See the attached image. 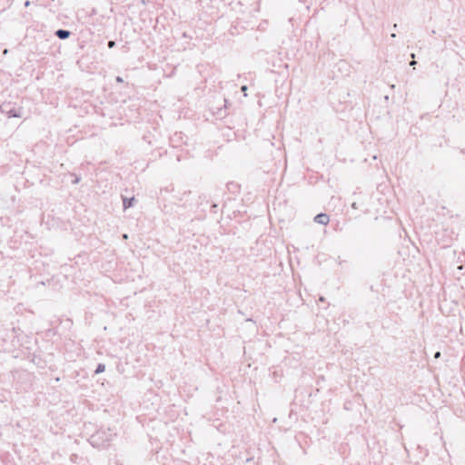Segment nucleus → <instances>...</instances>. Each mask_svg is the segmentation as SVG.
Masks as SVG:
<instances>
[{
    "label": "nucleus",
    "mask_w": 465,
    "mask_h": 465,
    "mask_svg": "<svg viewBox=\"0 0 465 465\" xmlns=\"http://www.w3.org/2000/svg\"><path fill=\"white\" fill-rule=\"evenodd\" d=\"M115 434L112 431V430L108 429V430H98L94 434L91 436L90 442L93 446L95 447H104L108 444L113 436Z\"/></svg>",
    "instance_id": "1"
},
{
    "label": "nucleus",
    "mask_w": 465,
    "mask_h": 465,
    "mask_svg": "<svg viewBox=\"0 0 465 465\" xmlns=\"http://www.w3.org/2000/svg\"><path fill=\"white\" fill-rule=\"evenodd\" d=\"M0 112L4 114H5L7 117H17L20 118L23 116V108L22 107H15L12 104V103H3L0 105Z\"/></svg>",
    "instance_id": "2"
},
{
    "label": "nucleus",
    "mask_w": 465,
    "mask_h": 465,
    "mask_svg": "<svg viewBox=\"0 0 465 465\" xmlns=\"http://www.w3.org/2000/svg\"><path fill=\"white\" fill-rule=\"evenodd\" d=\"M314 222L319 224L326 225L330 222V217L326 213H319L314 217Z\"/></svg>",
    "instance_id": "3"
},
{
    "label": "nucleus",
    "mask_w": 465,
    "mask_h": 465,
    "mask_svg": "<svg viewBox=\"0 0 465 465\" xmlns=\"http://www.w3.org/2000/svg\"><path fill=\"white\" fill-rule=\"evenodd\" d=\"M55 36H57L61 40L67 39L71 35V32L65 29H58L54 33Z\"/></svg>",
    "instance_id": "4"
},
{
    "label": "nucleus",
    "mask_w": 465,
    "mask_h": 465,
    "mask_svg": "<svg viewBox=\"0 0 465 465\" xmlns=\"http://www.w3.org/2000/svg\"><path fill=\"white\" fill-rule=\"evenodd\" d=\"M134 201V197H132V198H124V208L127 209V208L133 206Z\"/></svg>",
    "instance_id": "5"
},
{
    "label": "nucleus",
    "mask_w": 465,
    "mask_h": 465,
    "mask_svg": "<svg viewBox=\"0 0 465 465\" xmlns=\"http://www.w3.org/2000/svg\"><path fill=\"white\" fill-rule=\"evenodd\" d=\"M105 370V365L104 363H99L94 371L95 374L102 373Z\"/></svg>",
    "instance_id": "6"
},
{
    "label": "nucleus",
    "mask_w": 465,
    "mask_h": 465,
    "mask_svg": "<svg viewBox=\"0 0 465 465\" xmlns=\"http://www.w3.org/2000/svg\"><path fill=\"white\" fill-rule=\"evenodd\" d=\"M241 90H242V92L244 94V96H247V94H246L247 86H246V85H242V86L241 87Z\"/></svg>",
    "instance_id": "7"
},
{
    "label": "nucleus",
    "mask_w": 465,
    "mask_h": 465,
    "mask_svg": "<svg viewBox=\"0 0 465 465\" xmlns=\"http://www.w3.org/2000/svg\"><path fill=\"white\" fill-rule=\"evenodd\" d=\"M114 45H115V42L114 41H109L108 42V47L109 48H113Z\"/></svg>",
    "instance_id": "8"
},
{
    "label": "nucleus",
    "mask_w": 465,
    "mask_h": 465,
    "mask_svg": "<svg viewBox=\"0 0 465 465\" xmlns=\"http://www.w3.org/2000/svg\"><path fill=\"white\" fill-rule=\"evenodd\" d=\"M440 355H441V354H440V351H437V352H435V354H434V358H435V359H438V358H440Z\"/></svg>",
    "instance_id": "9"
},
{
    "label": "nucleus",
    "mask_w": 465,
    "mask_h": 465,
    "mask_svg": "<svg viewBox=\"0 0 465 465\" xmlns=\"http://www.w3.org/2000/svg\"><path fill=\"white\" fill-rule=\"evenodd\" d=\"M79 181H80V178L76 176L75 179L73 181V183H74V184L78 183Z\"/></svg>",
    "instance_id": "10"
},
{
    "label": "nucleus",
    "mask_w": 465,
    "mask_h": 465,
    "mask_svg": "<svg viewBox=\"0 0 465 465\" xmlns=\"http://www.w3.org/2000/svg\"><path fill=\"white\" fill-rule=\"evenodd\" d=\"M351 207H352L353 209H358V205H357V203H351Z\"/></svg>",
    "instance_id": "11"
},
{
    "label": "nucleus",
    "mask_w": 465,
    "mask_h": 465,
    "mask_svg": "<svg viewBox=\"0 0 465 465\" xmlns=\"http://www.w3.org/2000/svg\"><path fill=\"white\" fill-rule=\"evenodd\" d=\"M116 81H117V82H123V79H122L120 76H118V77L116 78Z\"/></svg>",
    "instance_id": "12"
},
{
    "label": "nucleus",
    "mask_w": 465,
    "mask_h": 465,
    "mask_svg": "<svg viewBox=\"0 0 465 465\" xmlns=\"http://www.w3.org/2000/svg\"><path fill=\"white\" fill-rule=\"evenodd\" d=\"M411 64V66H412V65H414V64H416V61L412 60V61L411 62V64Z\"/></svg>",
    "instance_id": "13"
},
{
    "label": "nucleus",
    "mask_w": 465,
    "mask_h": 465,
    "mask_svg": "<svg viewBox=\"0 0 465 465\" xmlns=\"http://www.w3.org/2000/svg\"><path fill=\"white\" fill-rule=\"evenodd\" d=\"M391 38H395V37H396V34H395V33H392V34L391 35Z\"/></svg>",
    "instance_id": "14"
},
{
    "label": "nucleus",
    "mask_w": 465,
    "mask_h": 465,
    "mask_svg": "<svg viewBox=\"0 0 465 465\" xmlns=\"http://www.w3.org/2000/svg\"><path fill=\"white\" fill-rule=\"evenodd\" d=\"M123 237H124V239H127V238H128V236H127V234H126V233H124V234L123 235Z\"/></svg>",
    "instance_id": "15"
},
{
    "label": "nucleus",
    "mask_w": 465,
    "mask_h": 465,
    "mask_svg": "<svg viewBox=\"0 0 465 465\" xmlns=\"http://www.w3.org/2000/svg\"><path fill=\"white\" fill-rule=\"evenodd\" d=\"M397 26H398V25H397V24H394V25H393V28H394V29H397Z\"/></svg>",
    "instance_id": "16"
},
{
    "label": "nucleus",
    "mask_w": 465,
    "mask_h": 465,
    "mask_svg": "<svg viewBox=\"0 0 465 465\" xmlns=\"http://www.w3.org/2000/svg\"><path fill=\"white\" fill-rule=\"evenodd\" d=\"M216 207H217V204H215V203L212 205V208H216Z\"/></svg>",
    "instance_id": "17"
},
{
    "label": "nucleus",
    "mask_w": 465,
    "mask_h": 465,
    "mask_svg": "<svg viewBox=\"0 0 465 465\" xmlns=\"http://www.w3.org/2000/svg\"><path fill=\"white\" fill-rule=\"evenodd\" d=\"M320 301H321V302H324V298H323V297H321V298H320Z\"/></svg>",
    "instance_id": "18"
},
{
    "label": "nucleus",
    "mask_w": 465,
    "mask_h": 465,
    "mask_svg": "<svg viewBox=\"0 0 465 465\" xmlns=\"http://www.w3.org/2000/svg\"><path fill=\"white\" fill-rule=\"evenodd\" d=\"M25 5H26V6H27V5H29V1H26V2H25Z\"/></svg>",
    "instance_id": "19"
}]
</instances>
